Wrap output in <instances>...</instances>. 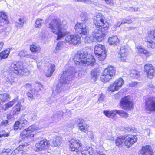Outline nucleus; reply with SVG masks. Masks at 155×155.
<instances>
[{
  "instance_id": "obj_1",
  "label": "nucleus",
  "mask_w": 155,
  "mask_h": 155,
  "mask_svg": "<svg viewBox=\"0 0 155 155\" xmlns=\"http://www.w3.org/2000/svg\"><path fill=\"white\" fill-rule=\"evenodd\" d=\"M82 75L81 71L80 70L77 71L75 70V68L72 67H69L67 70L64 71L60 77L59 83L57 85L55 91H53L54 98H57L60 96V93L67 85V83L71 78L72 75L78 78L81 77Z\"/></svg>"
},
{
  "instance_id": "obj_2",
  "label": "nucleus",
  "mask_w": 155,
  "mask_h": 155,
  "mask_svg": "<svg viewBox=\"0 0 155 155\" xmlns=\"http://www.w3.org/2000/svg\"><path fill=\"white\" fill-rule=\"evenodd\" d=\"M70 150L76 152L74 155H93V149L91 147H87L83 149L81 143L78 140L72 139L69 141Z\"/></svg>"
},
{
  "instance_id": "obj_3",
  "label": "nucleus",
  "mask_w": 155,
  "mask_h": 155,
  "mask_svg": "<svg viewBox=\"0 0 155 155\" xmlns=\"http://www.w3.org/2000/svg\"><path fill=\"white\" fill-rule=\"evenodd\" d=\"M74 60L76 64L81 66L88 65L92 66L95 61V59L92 55L83 51L78 52L76 54L74 58Z\"/></svg>"
},
{
  "instance_id": "obj_4",
  "label": "nucleus",
  "mask_w": 155,
  "mask_h": 155,
  "mask_svg": "<svg viewBox=\"0 0 155 155\" xmlns=\"http://www.w3.org/2000/svg\"><path fill=\"white\" fill-rule=\"evenodd\" d=\"M59 20L54 19L47 25V27L53 33L57 35V40H58L66 34V30Z\"/></svg>"
},
{
  "instance_id": "obj_5",
  "label": "nucleus",
  "mask_w": 155,
  "mask_h": 155,
  "mask_svg": "<svg viewBox=\"0 0 155 155\" xmlns=\"http://www.w3.org/2000/svg\"><path fill=\"white\" fill-rule=\"evenodd\" d=\"M93 23L96 27L95 30H97L98 32L101 31L104 34V31L109 28V25L106 20L105 17L101 13H98L94 16Z\"/></svg>"
},
{
  "instance_id": "obj_6",
  "label": "nucleus",
  "mask_w": 155,
  "mask_h": 155,
  "mask_svg": "<svg viewBox=\"0 0 155 155\" xmlns=\"http://www.w3.org/2000/svg\"><path fill=\"white\" fill-rule=\"evenodd\" d=\"M115 72V68L112 66L106 68L101 75V81L104 82L109 81L114 77Z\"/></svg>"
},
{
  "instance_id": "obj_7",
  "label": "nucleus",
  "mask_w": 155,
  "mask_h": 155,
  "mask_svg": "<svg viewBox=\"0 0 155 155\" xmlns=\"http://www.w3.org/2000/svg\"><path fill=\"white\" fill-rule=\"evenodd\" d=\"M97 30H95L93 32L92 36L89 35L86 36L84 41L85 43H90L93 42H100L104 38V33L101 31H97Z\"/></svg>"
},
{
  "instance_id": "obj_8",
  "label": "nucleus",
  "mask_w": 155,
  "mask_h": 155,
  "mask_svg": "<svg viewBox=\"0 0 155 155\" xmlns=\"http://www.w3.org/2000/svg\"><path fill=\"white\" fill-rule=\"evenodd\" d=\"M10 70L16 75H28L30 74L27 68H24L22 65L19 63H12L10 66Z\"/></svg>"
},
{
  "instance_id": "obj_9",
  "label": "nucleus",
  "mask_w": 155,
  "mask_h": 155,
  "mask_svg": "<svg viewBox=\"0 0 155 155\" xmlns=\"http://www.w3.org/2000/svg\"><path fill=\"white\" fill-rule=\"evenodd\" d=\"M94 52L98 59L100 61L104 60L106 58V52L105 47L100 44L95 46Z\"/></svg>"
},
{
  "instance_id": "obj_10",
  "label": "nucleus",
  "mask_w": 155,
  "mask_h": 155,
  "mask_svg": "<svg viewBox=\"0 0 155 155\" xmlns=\"http://www.w3.org/2000/svg\"><path fill=\"white\" fill-rule=\"evenodd\" d=\"M120 106L123 109L127 110L132 109L134 104L132 102V97L130 96L124 97L120 101Z\"/></svg>"
},
{
  "instance_id": "obj_11",
  "label": "nucleus",
  "mask_w": 155,
  "mask_h": 155,
  "mask_svg": "<svg viewBox=\"0 0 155 155\" xmlns=\"http://www.w3.org/2000/svg\"><path fill=\"white\" fill-rule=\"evenodd\" d=\"M103 113L107 117L113 118L116 114H117L121 117L125 118L128 117V114L122 110H114L112 111L107 110L104 111Z\"/></svg>"
},
{
  "instance_id": "obj_12",
  "label": "nucleus",
  "mask_w": 155,
  "mask_h": 155,
  "mask_svg": "<svg viewBox=\"0 0 155 155\" xmlns=\"http://www.w3.org/2000/svg\"><path fill=\"white\" fill-rule=\"evenodd\" d=\"M145 109L146 111L152 112L155 111V97H150L145 102Z\"/></svg>"
},
{
  "instance_id": "obj_13",
  "label": "nucleus",
  "mask_w": 155,
  "mask_h": 155,
  "mask_svg": "<svg viewBox=\"0 0 155 155\" xmlns=\"http://www.w3.org/2000/svg\"><path fill=\"white\" fill-rule=\"evenodd\" d=\"M38 129V127L36 125H32L29 127L23 130L20 134L21 137L27 136V137H32L34 136V134L32 133Z\"/></svg>"
},
{
  "instance_id": "obj_14",
  "label": "nucleus",
  "mask_w": 155,
  "mask_h": 155,
  "mask_svg": "<svg viewBox=\"0 0 155 155\" xmlns=\"http://www.w3.org/2000/svg\"><path fill=\"white\" fill-rule=\"evenodd\" d=\"M84 23H78L74 26V29L76 31L78 34H80L81 37V35H86L88 32V28L85 24Z\"/></svg>"
},
{
  "instance_id": "obj_15",
  "label": "nucleus",
  "mask_w": 155,
  "mask_h": 155,
  "mask_svg": "<svg viewBox=\"0 0 155 155\" xmlns=\"http://www.w3.org/2000/svg\"><path fill=\"white\" fill-rule=\"evenodd\" d=\"M148 43V46L151 48H155V30H152L146 37L145 40Z\"/></svg>"
},
{
  "instance_id": "obj_16",
  "label": "nucleus",
  "mask_w": 155,
  "mask_h": 155,
  "mask_svg": "<svg viewBox=\"0 0 155 155\" xmlns=\"http://www.w3.org/2000/svg\"><path fill=\"white\" fill-rule=\"evenodd\" d=\"M81 36L77 35H71L67 36L65 38L66 42L73 45H77L80 42Z\"/></svg>"
},
{
  "instance_id": "obj_17",
  "label": "nucleus",
  "mask_w": 155,
  "mask_h": 155,
  "mask_svg": "<svg viewBox=\"0 0 155 155\" xmlns=\"http://www.w3.org/2000/svg\"><path fill=\"white\" fill-rule=\"evenodd\" d=\"M144 71L148 78L150 79L153 78L155 70L151 64H146L144 66Z\"/></svg>"
},
{
  "instance_id": "obj_18",
  "label": "nucleus",
  "mask_w": 155,
  "mask_h": 155,
  "mask_svg": "<svg viewBox=\"0 0 155 155\" xmlns=\"http://www.w3.org/2000/svg\"><path fill=\"white\" fill-rule=\"evenodd\" d=\"M30 145L26 143H24L22 145H20L18 147L15 149L11 153V155H15L16 154L21 153L25 151V150H28Z\"/></svg>"
},
{
  "instance_id": "obj_19",
  "label": "nucleus",
  "mask_w": 155,
  "mask_h": 155,
  "mask_svg": "<svg viewBox=\"0 0 155 155\" xmlns=\"http://www.w3.org/2000/svg\"><path fill=\"white\" fill-rule=\"evenodd\" d=\"M124 144L127 148L131 147L132 145L136 142L137 140V138L135 135H131L127 136L125 138Z\"/></svg>"
},
{
  "instance_id": "obj_20",
  "label": "nucleus",
  "mask_w": 155,
  "mask_h": 155,
  "mask_svg": "<svg viewBox=\"0 0 155 155\" xmlns=\"http://www.w3.org/2000/svg\"><path fill=\"white\" fill-rule=\"evenodd\" d=\"M127 49L125 47H121L120 50L118 54V57L120 60L122 61H125L127 58Z\"/></svg>"
},
{
  "instance_id": "obj_21",
  "label": "nucleus",
  "mask_w": 155,
  "mask_h": 155,
  "mask_svg": "<svg viewBox=\"0 0 155 155\" xmlns=\"http://www.w3.org/2000/svg\"><path fill=\"white\" fill-rule=\"evenodd\" d=\"M49 143L47 140H44L35 144L36 151L37 152L44 150L48 147Z\"/></svg>"
},
{
  "instance_id": "obj_22",
  "label": "nucleus",
  "mask_w": 155,
  "mask_h": 155,
  "mask_svg": "<svg viewBox=\"0 0 155 155\" xmlns=\"http://www.w3.org/2000/svg\"><path fill=\"white\" fill-rule=\"evenodd\" d=\"M153 152L151 147L146 145L142 147L139 155H153Z\"/></svg>"
},
{
  "instance_id": "obj_23",
  "label": "nucleus",
  "mask_w": 155,
  "mask_h": 155,
  "mask_svg": "<svg viewBox=\"0 0 155 155\" xmlns=\"http://www.w3.org/2000/svg\"><path fill=\"white\" fill-rule=\"evenodd\" d=\"M42 87V85L41 83L37 82L35 84V90L32 89L30 91L34 95L38 97L39 95V92L41 91V87Z\"/></svg>"
},
{
  "instance_id": "obj_24",
  "label": "nucleus",
  "mask_w": 155,
  "mask_h": 155,
  "mask_svg": "<svg viewBox=\"0 0 155 155\" xmlns=\"http://www.w3.org/2000/svg\"><path fill=\"white\" fill-rule=\"evenodd\" d=\"M5 22V23H8V19L6 14L3 12H0V26L2 25V23Z\"/></svg>"
},
{
  "instance_id": "obj_25",
  "label": "nucleus",
  "mask_w": 155,
  "mask_h": 155,
  "mask_svg": "<svg viewBox=\"0 0 155 155\" xmlns=\"http://www.w3.org/2000/svg\"><path fill=\"white\" fill-rule=\"evenodd\" d=\"M55 66L53 64H51L50 65V67L47 71L46 74V76L48 78L50 77L53 72L55 71Z\"/></svg>"
},
{
  "instance_id": "obj_26",
  "label": "nucleus",
  "mask_w": 155,
  "mask_h": 155,
  "mask_svg": "<svg viewBox=\"0 0 155 155\" xmlns=\"http://www.w3.org/2000/svg\"><path fill=\"white\" fill-rule=\"evenodd\" d=\"M81 21L83 23H85L89 21V16L85 12H83L80 14Z\"/></svg>"
},
{
  "instance_id": "obj_27",
  "label": "nucleus",
  "mask_w": 155,
  "mask_h": 155,
  "mask_svg": "<svg viewBox=\"0 0 155 155\" xmlns=\"http://www.w3.org/2000/svg\"><path fill=\"white\" fill-rule=\"evenodd\" d=\"M108 42L110 45H117L118 43L119 40L117 36H114L109 37Z\"/></svg>"
},
{
  "instance_id": "obj_28",
  "label": "nucleus",
  "mask_w": 155,
  "mask_h": 155,
  "mask_svg": "<svg viewBox=\"0 0 155 155\" xmlns=\"http://www.w3.org/2000/svg\"><path fill=\"white\" fill-rule=\"evenodd\" d=\"M63 140L62 138L60 137H57L52 142V144L55 147H58L60 146L62 143Z\"/></svg>"
},
{
  "instance_id": "obj_29",
  "label": "nucleus",
  "mask_w": 155,
  "mask_h": 155,
  "mask_svg": "<svg viewBox=\"0 0 155 155\" xmlns=\"http://www.w3.org/2000/svg\"><path fill=\"white\" fill-rule=\"evenodd\" d=\"M22 107L21 104L18 102L16 105L14 107L12 110V113L13 115H17L19 114L20 111L21 107Z\"/></svg>"
},
{
  "instance_id": "obj_30",
  "label": "nucleus",
  "mask_w": 155,
  "mask_h": 155,
  "mask_svg": "<svg viewBox=\"0 0 155 155\" xmlns=\"http://www.w3.org/2000/svg\"><path fill=\"white\" fill-rule=\"evenodd\" d=\"M136 51L140 54H142L147 55V51L144 49L141 46L138 45L135 48Z\"/></svg>"
},
{
  "instance_id": "obj_31",
  "label": "nucleus",
  "mask_w": 155,
  "mask_h": 155,
  "mask_svg": "<svg viewBox=\"0 0 155 155\" xmlns=\"http://www.w3.org/2000/svg\"><path fill=\"white\" fill-rule=\"evenodd\" d=\"M25 21V18L23 17H21L15 22V25L17 28L21 27L23 26V24Z\"/></svg>"
},
{
  "instance_id": "obj_32",
  "label": "nucleus",
  "mask_w": 155,
  "mask_h": 155,
  "mask_svg": "<svg viewBox=\"0 0 155 155\" xmlns=\"http://www.w3.org/2000/svg\"><path fill=\"white\" fill-rule=\"evenodd\" d=\"M10 51V48L7 49L0 53V57L2 59H5L8 56Z\"/></svg>"
},
{
  "instance_id": "obj_33",
  "label": "nucleus",
  "mask_w": 155,
  "mask_h": 155,
  "mask_svg": "<svg viewBox=\"0 0 155 155\" xmlns=\"http://www.w3.org/2000/svg\"><path fill=\"white\" fill-rule=\"evenodd\" d=\"M18 97H16L12 101H10L7 103L5 104V110H6L8 108L12 107L14 104L16 102L18 101Z\"/></svg>"
},
{
  "instance_id": "obj_34",
  "label": "nucleus",
  "mask_w": 155,
  "mask_h": 155,
  "mask_svg": "<svg viewBox=\"0 0 155 155\" xmlns=\"http://www.w3.org/2000/svg\"><path fill=\"white\" fill-rule=\"evenodd\" d=\"M18 55L21 58L25 57L28 58L31 57V54L25 50L21 51L19 53Z\"/></svg>"
},
{
  "instance_id": "obj_35",
  "label": "nucleus",
  "mask_w": 155,
  "mask_h": 155,
  "mask_svg": "<svg viewBox=\"0 0 155 155\" xmlns=\"http://www.w3.org/2000/svg\"><path fill=\"white\" fill-rule=\"evenodd\" d=\"M40 48L36 45L33 44L30 46V50L32 52H39L40 51Z\"/></svg>"
},
{
  "instance_id": "obj_36",
  "label": "nucleus",
  "mask_w": 155,
  "mask_h": 155,
  "mask_svg": "<svg viewBox=\"0 0 155 155\" xmlns=\"http://www.w3.org/2000/svg\"><path fill=\"white\" fill-rule=\"evenodd\" d=\"M140 72L136 70H132L130 73V77L133 78L137 79L140 76Z\"/></svg>"
},
{
  "instance_id": "obj_37",
  "label": "nucleus",
  "mask_w": 155,
  "mask_h": 155,
  "mask_svg": "<svg viewBox=\"0 0 155 155\" xmlns=\"http://www.w3.org/2000/svg\"><path fill=\"white\" fill-rule=\"evenodd\" d=\"M124 137L122 136L118 137L115 141L116 145L118 147L121 145L124 142Z\"/></svg>"
},
{
  "instance_id": "obj_38",
  "label": "nucleus",
  "mask_w": 155,
  "mask_h": 155,
  "mask_svg": "<svg viewBox=\"0 0 155 155\" xmlns=\"http://www.w3.org/2000/svg\"><path fill=\"white\" fill-rule=\"evenodd\" d=\"M9 98V95L8 94H0V100L3 102H5L8 101Z\"/></svg>"
},
{
  "instance_id": "obj_39",
  "label": "nucleus",
  "mask_w": 155,
  "mask_h": 155,
  "mask_svg": "<svg viewBox=\"0 0 155 155\" xmlns=\"http://www.w3.org/2000/svg\"><path fill=\"white\" fill-rule=\"evenodd\" d=\"M65 45L64 42L63 41H59L57 44V46L55 48L56 51H58L59 50H61L64 46Z\"/></svg>"
},
{
  "instance_id": "obj_40",
  "label": "nucleus",
  "mask_w": 155,
  "mask_h": 155,
  "mask_svg": "<svg viewBox=\"0 0 155 155\" xmlns=\"http://www.w3.org/2000/svg\"><path fill=\"white\" fill-rule=\"evenodd\" d=\"M19 121L22 127L25 126L26 125L28 124L29 123L28 121L25 119L23 116L21 117Z\"/></svg>"
},
{
  "instance_id": "obj_41",
  "label": "nucleus",
  "mask_w": 155,
  "mask_h": 155,
  "mask_svg": "<svg viewBox=\"0 0 155 155\" xmlns=\"http://www.w3.org/2000/svg\"><path fill=\"white\" fill-rule=\"evenodd\" d=\"M63 115L64 113L63 112L58 111L54 114L53 118L55 120L60 119L63 117Z\"/></svg>"
},
{
  "instance_id": "obj_42",
  "label": "nucleus",
  "mask_w": 155,
  "mask_h": 155,
  "mask_svg": "<svg viewBox=\"0 0 155 155\" xmlns=\"http://www.w3.org/2000/svg\"><path fill=\"white\" fill-rule=\"evenodd\" d=\"M99 74V72L97 70L95 69L91 71V75L92 78L95 80L97 78Z\"/></svg>"
},
{
  "instance_id": "obj_43",
  "label": "nucleus",
  "mask_w": 155,
  "mask_h": 155,
  "mask_svg": "<svg viewBox=\"0 0 155 155\" xmlns=\"http://www.w3.org/2000/svg\"><path fill=\"white\" fill-rule=\"evenodd\" d=\"M14 79V77L12 76V74H10L6 79V81L7 82L9 83L10 84L12 85L15 82Z\"/></svg>"
},
{
  "instance_id": "obj_44",
  "label": "nucleus",
  "mask_w": 155,
  "mask_h": 155,
  "mask_svg": "<svg viewBox=\"0 0 155 155\" xmlns=\"http://www.w3.org/2000/svg\"><path fill=\"white\" fill-rule=\"evenodd\" d=\"M119 89L115 82L111 84L109 88V90L111 91H114L118 90Z\"/></svg>"
},
{
  "instance_id": "obj_45",
  "label": "nucleus",
  "mask_w": 155,
  "mask_h": 155,
  "mask_svg": "<svg viewBox=\"0 0 155 155\" xmlns=\"http://www.w3.org/2000/svg\"><path fill=\"white\" fill-rule=\"evenodd\" d=\"M114 82L118 87L120 88L124 83V81L122 78H120L116 80Z\"/></svg>"
},
{
  "instance_id": "obj_46",
  "label": "nucleus",
  "mask_w": 155,
  "mask_h": 155,
  "mask_svg": "<svg viewBox=\"0 0 155 155\" xmlns=\"http://www.w3.org/2000/svg\"><path fill=\"white\" fill-rule=\"evenodd\" d=\"M43 22V19L38 18L37 19L35 24V26L36 28H40Z\"/></svg>"
},
{
  "instance_id": "obj_47",
  "label": "nucleus",
  "mask_w": 155,
  "mask_h": 155,
  "mask_svg": "<svg viewBox=\"0 0 155 155\" xmlns=\"http://www.w3.org/2000/svg\"><path fill=\"white\" fill-rule=\"evenodd\" d=\"M88 126L86 124H84L79 127V129L82 131L86 132L88 131Z\"/></svg>"
},
{
  "instance_id": "obj_48",
  "label": "nucleus",
  "mask_w": 155,
  "mask_h": 155,
  "mask_svg": "<svg viewBox=\"0 0 155 155\" xmlns=\"http://www.w3.org/2000/svg\"><path fill=\"white\" fill-rule=\"evenodd\" d=\"M19 121H16L14 125V128L15 130H17L18 129H21L22 127L21 126Z\"/></svg>"
},
{
  "instance_id": "obj_49",
  "label": "nucleus",
  "mask_w": 155,
  "mask_h": 155,
  "mask_svg": "<svg viewBox=\"0 0 155 155\" xmlns=\"http://www.w3.org/2000/svg\"><path fill=\"white\" fill-rule=\"evenodd\" d=\"M77 122L78 123V127L82 125H83L84 124H86L84 121V120L82 118H81L78 119L77 120Z\"/></svg>"
},
{
  "instance_id": "obj_50",
  "label": "nucleus",
  "mask_w": 155,
  "mask_h": 155,
  "mask_svg": "<svg viewBox=\"0 0 155 155\" xmlns=\"http://www.w3.org/2000/svg\"><path fill=\"white\" fill-rule=\"evenodd\" d=\"M105 136L107 139L111 140H114V138L112 137L111 133H109L106 134Z\"/></svg>"
},
{
  "instance_id": "obj_51",
  "label": "nucleus",
  "mask_w": 155,
  "mask_h": 155,
  "mask_svg": "<svg viewBox=\"0 0 155 155\" xmlns=\"http://www.w3.org/2000/svg\"><path fill=\"white\" fill-rule=\"evenodd\" d=\"M23 87L25 88L26 89L28 90H31V83H26L25 85H24ZM32 89H31V90Z\"/></svg>"
},
{
  "instance_id": "obj_52",
  "label": "nucleus",
  "mask_w": 155,
  "mask_h": 155,
  "mask_svg": "<svg viewBox=\"0 0 155 155\" xmlns=\"http://www.w3.org/2000/svg\"><path fill=\"white\" fill-rule=\"evenodd\" d=\"M9 135V133L6 132L5 131H3L0 134V137H8Z\"/></svg>"
},
{
  "instance_id": "obj_53",
  "label": "nucleus",
  "mask_w": 155,
  "mask_h": 155,
  "mask_svg": "<svg viewBox=\"0 0 155 155\" xmlns=\"http://www.w3.org/2000/svg\"><path fill=\"white\" fill-rule=\"evenodd\" d=\"M106 3L109 5L113 6L114 5L113 0H104Z\"/></svg>"
},
{
  "instance_id": "obj_54",
  "label": "nucleus",
  "mask_w": 155,
  "mask_h": 155,
  "mask_svg": "<svg viewBox=\"0 0 155 155\" xmlns=\"http://www.w3.org/2000/svg\"><path fill=\"white\" fill-rule=\"evenodd\" d=\"M8 123L9 122L8 120H3L1 122V125L2 126H6L8 124Z\"/></svg>"
},
{
  "instance_id": "obj_55",
  "label": "nucleus",
  "mask_w": 155,
  "mask_h": 155,
  "mask_svg": "<svg viewBox=\"0 0 155 155\" xmlns=\"http://www.w3.org/2000/svg\"><path fill=\"white\" fill-rule=\"evenodd\" d=\"M104 98V96L103 94H101L99 95V97L98 100V101L99 102H101L103 101Z\"/></svg>"
},
{
  "instance_id": "obj_56",
  "label": "nucleus",
  "mask_w": 155,
  "mask_h": 155,
  "mask_svg": "<svg viewBox=\"0 0 155 155\" xmlns=\"http://www.w3.org/2000/svg\"><path fill=\"white\" fill-rule=\"evenodd\" d=\"M28 117L30 118L31 120H34L36 118V116L34 114H33L29 115Z\"/></svg>"
},
{
  "instance_id": "obj_57",
  "label": "nucleus",
  "mask_w": 155,
  "mask_h": 155,
  "mask_svg": "<svg viewBox=\"0 0 155 155\" xmlns=\"http://www.w3.org/2000/svg\"><path fill=\"white\" fill-rule=\"evenodd\" d=\"M71 112L70 110H68L65 113V115L66 117H68L71 116Z\"/></svg>"
},
{
  "instance_id": "obj_58",
  "label": "nucleus",
  "mask_w": 155,
  "mask_h": 155,
  "mask_svg": "<svg viewBox=\"0 0 155 155\" xmlns=\"http://www.w3.org/2000/svg\"><path fill=\"white\" fill-rule=\"evenodd\" d=\"M123 22L124 24V23H128L130 24L132 22V21L130 19H124L123 20Z\"/></svg>"
},
{
  "instance_id": "obj_59",
  "label": "nucleus",
  "mask_w": 155,
  "mask_h": 155,
  "mask_svg": "<svg viewBox=\"0 0 155 155\" xmlns=\"http://www.w3.org/2000/svg\"><path fill=\"white\" fill-rule=\"evenodd\" d=\"M10 150L9 149L3 150L2 153V155H8Z\"/></svg>"
},
{
  "instance_id": "obj_60",
  "label": "nucleus",
  "mask_w": 155,
  "mask_h": 155,
  "mask_svg": "<svg viewBox=\"0 0 155 155\" xmlns=\"http://www.w3.org/2000/svg\"><path fill=\"white\" fill-rule=\"evenodd\" d=\"M137 82H132L131 83H129V84L128 85L130 87H133L136 86L137 84Z\"/></svg>"
},
{
  "instance_id": "obj_61",
  "label": "nucleus",
  "mask_w": 155,
  "mask_h": 155,
  "mask_svg": "<svg viewBox=\"0 0 155 155\" xmlns=\"http://www.w3.org/2000/svg\"><path fill=\"white\" fill-rule=\"evenodd\" d=\"M26 95L28 98L31 99H33V96L32 93L28 92L27 93Z\"/></svg>"
},
{
  "instance_id": "obj_62",
  "label": "nucleus",
  "mask_w": 155,
  "mask_h": 155,
  "mask_svg": "<svg viewBox=\"0 0 155 155\" xmlns=\"http://www.w3.org/2000/svg\"><path fill=\"white\" fill-rule=\"evenodd\" d=\"M147 86L149 88H152L153 89H155V87H154L152 84L151 82L148 83L147 85Z\"/></svg>"
},
{
  "instance_id": "obj_63",
  "label": "nucleus",
  "mask_w": 155,
  "mask_h": 155,
  "mask_svg": "<svg viewBox=\"0 0 155 155\" xmlns=\"http://www.w3.org/2000/svg\"><path fill=\"white\" fill-rule=\"evenodd\" d=\"M123 20H122L121 21H118L117 23V24L116 25H115L114 26L116 28L117 27H120V25H121V24H124L123 23Z\"/></svg>"
},
{
  "instance_id": "obj_64",
  "label": "nucleus",
  "mask_w": 155,
  "mask_h": 155,
  "mask_svg": "<svg viewBox=\"0 0 155 155\" xmlns=\"http://www.w3.org/2000/svg\"><path fill=\"white\" fill-rule=\"evenodd\" d=\"M94 155H106V154L102 152H100L95 153Z\"/></svg>"
}]
</instances>
